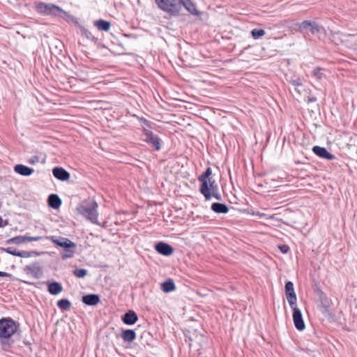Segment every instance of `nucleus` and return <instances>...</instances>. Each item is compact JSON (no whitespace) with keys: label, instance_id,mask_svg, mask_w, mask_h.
Listing matches in <instances>:
<instances>
[{"label":"nucleus","instance_id":"nucleus-28","mask_svg":"<svg viewBox=\"0 0 357 357\" xmlns=\"http://www.w3.org/2000/svg\"><path fill=\"white\" fill-rule=\"evenodd\" d=\"M39 254L36 251H19L17 252V257L28 258L37 257Z\"/></svg>","mask_w":357,"mask_h":357},{"label":"nucleus","instance_id":"nucleus-24","mask_svg":"<svg viewBox=\"0 0 357 357\" xmlns=\"http://www.w3.org/2000/svg\"><path fill=\"white\" fill-rule=\"evenodd\" d=\"M63 288L60 283L52 282L48 283V291L52 295H56L62 291Z\"/></svg>","mask_w":357,"mask_h":357},{"label":"nucleus","instance_id":"nucleus-26","mask_svg":"<svg viewBox=\"0 0 357 357\" xmlns=\"http://www.w3.org/2000/svg\"><path fill=\"white\" fill-rule=\"evenodd\" d=\"M57 306L63 310H68L71 307V303L66 298H63L57 302Z\"/></svg>","mask_w":357,"mask_h":357},{"label":"nucleus","instance_id":"nucleus-3","mask_svg":"<svg viewBox=\"0 0 357 357\" xmlns=\"http://www.w3.org/2000/svg\"><path fill=\"white\" fill-rule=\"evenodd\" d=\"M140 121L142 122V130L144 136V141L153 146L156 151H160L161 149V139L152 132L153 126L154 123L146 120L144 118H141Z\"/></svg>","mask_w":357,"mask_h":357},{"label":"nucleus","instance_id":"nucleus-10","mask_svg":"<svg viewBox=\"0 0 357 357\" xmlns=\"http://www.w3.org/2000/svg\"><path fill=\"white\" fill-rule=\"evenodd\" d=\"M285 295L290 307H293L297 302L296 294L294 291V284L291 281H287L284 285Z\"/></svg>","mask_w":357,"mask_h":357},{"label":"nucleus","instance_id":"nucleus-20","mask_svg":"<svg viewBox=\"0 0 357 357\" xmlns=\"http://www.w3.org/2000/svg\"><path fill=\"white\" fill-rule=\"evenodd\" d=\"M14 170L16 173L25 176H30L34 171L33 169L30 168L24 165H15L14 167Z\"/></svg>","mask_w":357,"mask_h":357},{"label":"nucleus","instance_id":"nucleus-30","mask_svg":"<svg viewBox=\"0 0 357 357\" xmlns=\"http://www.w3.org/2000/svg\"><path fill=\"white\" fill-rule=\"evenodd\" d=\"M323 70H324V68H321L320 67H316L315 68H314V70L312 71V75L317 80H321L325 77V75L322 73Z\"/></svg>","mask_w":357,"mask_h":357},{"label":"nucleus","instance_id":"nucleus-15","mask_svg":"<svg viewBox=\"0 0 357 357\" xmlns=\"http://www.w3.org/2000/svg\"><path fill=\"white\" fill-rule=\"evenodd\" d=\"M52 174L57 179L64 181L70 178V174L62 167H54Z\"/></svg>","mask_w":357,"mask_h":357},{"label":"nucleus","instance_id":"nucleus-7","mask_svg":"<svg viewBox=\"0 0 357 357\" xmlns=\"http://www.w3.org/2000/svg\"><path fill=\"white\" fill-rule=\"evenodd\" d=\"M97 204L96 202H91L89 204L81 206L78 210L81 214L84 215L86 218L90 220L92 222H96L97 221V212H96Z\"/></svg>","mask_w":357,"mask_h":357},{"label":"nucleus","instance_id":"nucleus-21","mask_svg":"<svg viewBox=\"0 0 357 357\" xmlns=\"http://www.w3.org/2000/svg\"><path fill=\"white\" fill-rule=\"evenodd\" d=\"M47 202H48V204L49 206L54 208V209H57L59 208V206H61V199H60V197L56 195V194H51L49 197H48V199H47Z\"/></svg>","mask_w":357,"mask_h":357},{"label":"nucleus","instance_id":"nucleus-19","mask_svg":"<svg viewBox=\"0 0 357 357\" xmlns=\"http://www.w3.org/2000/svg\"><path fill=\"white\" fill-rule=\"evenodd\" d=\"M100 301L97 294H88L82 296V301L87 305H96Z\"/></svg>","mask_w":357,"mask_h":357},{"label":"nucleus","instance_id":"nucleus-2","mask_svg":"<svg viewBox=\"0 0 357 357\" xmlns=\"http://www.w3.org/2000/svg\"><path fill=\"white\" fill-rule=\"evenodd\" d=\"M18 326L10 317L0 319V344L3 350H7L12 342L10 338L17 332Z\"/></svg>","mask_w":357,"mask_h":357},{"label":"nucleus","instance_id":"nucleus-36","mask_svg":"<svg viewBox=\"0 0 357 357\" xmlns=\"http://www.w3.org/2000/svg\"><path fill=\"white\" fill-rule=\"evenodd\" d=\"M43 238L42 236H26V242H31V241H38Z\"/></svg>","mask_w":357,"mask_h":357},{"label":"nucleus","instance_id":"nucleus-23","mask_svg":"<svg viewBox=\"0 0 357 357\" xmlns=\"http://www.w3.org/2000/svg\"><path fill=\"white\" fill-rule=\"evenodd\" d=\"M93 24L99 31H108L111 26L110 22L104 20H96Z\"/></svg>","mask_w":357,"mask_h":357},{"label":"nucleus","instance_id":"nucleus-4","mask_svg":"<svg viewBox=\"0 0 357 357\" xmlns=\"http://www.w3.org/2000/svg\"><path fill=\"white\" fill-rule=\"evenodd\" d=\"M298 31L302 33L304 37L311 34L316 35L322 31H324L323 26L316 21L304 20L297 24Z\"/></svg>","mask_w":357,"mask_h":357},{"label":"nucleus","instance_id":"nucleus-33","mask_svg":"<svg viewBox=\"0 0 357 357\" xmlns=\"http://www.w3.org/2000/svg\"><path fill=\"white\" fill-rule=\"evenodd\" d=\"M289 82L295 86H302V81L299 77L291 78Z\"/></svg>","mask_w":357,"mask_h":357},{"label":"nucleus","instance_id":"nucleus-18","mask_svg":"<svg viewBox=\"0 0 357 357\" xmlns=\"http://www.w3.org/2000/svg\"><path fill=\"white\" fill-rule=\"evenodd\" d=\"M211 209L215 213L225 214L229 211L228 206L226 204L220 202L213 203Z\"/></svg>","mask_w":357,"mask_h":357},{"label":"nucleus","instance_id":"nucleus-9","mask_svg":"<svg viewBox=\"0 0 357 357\" xmlns=\"http://www.w3.org/2000/svg\"><path fill=\"white\" fill-rule=\"evenodd\" d=\"M293 311V321L296 328L298 331H303L305 328V325L303 319L301 310L297 307V304H294L291 307Z\"/></svg>","mask_w":357,"mask_h":357},{"label":"nucleus","instance_id":"nucleus-39","mask_svg":"<svg viewBox=\"0 0 357 357\" xmlns=\"http://www.w3.org/2000/svg\"><path fill=\"white\" fill-rule=\"evenodd\" d=\"M317 100V98L315 97H310L308 98V102H315Z\"/></svg>","mask_w":357,"mask_h":357},{"label":"nucleus","instance_id":"nucleus-1","mask_svg":"<svg viewBox=\"0 0 357 357\" xmlns=\"http://www.w3.org/2000/svg\"><path fill=\"white\" fill-rule=\"evenodd\" d=\"M212 169L210 167L199 176L198 181L200 182L199 192L204 197L206 201H209L214 197L221 201L222 197L219 192L218 185L215 180L211 177Z\"/></svg>","mask_w":357,"mask_h":357},{"label":"nucleus","instance_id":"nucleus-32","mask_svg":"<svg viewBox=\"0 0 357 357\" xmlns=\"http://www.w3.org/2000/svg\"><path fill=\"white\" fill-rule=\"evenodd\" d=\"M82 33V35L84 36L86 38L91 40H96V38L93 36V34L89 31L86 29H83Z\"/></svg>","mask_w":357,"mask_h":357},{"label":"nucleus","instance_id":"nucleus-14","mask_svg":"<svg viewBox=\"0 0 357 357\" xmlns=\"http://www.w3.org/2000/svg\"><path fill=\"white\" fill-rule=\"evenodd\" d=\"M180 6H182L185 9L190 13L191 15L195 16H200L201 13L196 8V6L191 0H179Z\"/></svg>","mask_w":357,"mask_h":357},{"label":"nucleus","instance_id":"nucleus-35","mask_svg":"<svg viewBox=\"0 0 357 357\" xmlns=\"http://www.w3.org/2000/svg\"><path fill=\"white\" fill-rule=\"evenodd\" d=\"M278 248L283 254H287L289 251V247L285 244L279 245Z\"/></svg>","mask_w":357,"mask_h":357},{"label":"nucleus","instance_id":"nucleus-34","mask_svg":"<svg viewBox=\"0 0 357 357\" xmlns=\"http://www.w3.org/2000/svg\"><path fill=\"white\" fill-rule=\"evenodd\" d=\"M1 250L7 253H9L13 256H17V252L16 250L13 248L8 247L6 248H1Z\"/></svg>","mask_w":357,"mask_h":357},{"label":"nucleus","instance_id":"nucleus-22","mask_svg":"<svg viewBox=\"0 0 357 357\" xmlns=\"http://www.w3.org/2000/svg\"><path fill=\"white\" fill-rule=\"evenodd\" d=\"M161 289L165 293H169L175 289V284L172 279H167L161 283Z\"/></svg>","mask_w":357,"mask_h":357},{"label":"nucleus","instance_id":"nucleus-38","mask_svg":"<svg viewBox=\"0 0 357 357\" xmlns=\"http://www.w3.org/2000/svg\"><path fill=\"white\" fill-rule=\"evenodd\" d=\"M11 275L6 272L0 271V277H10Z\"/></svg>","mask_w":357,"mask_h":357},{"label":"nucleus","instance_id":"nucleus-16","mask_svg":"<svg viewBox=\"0 0 357 357\" xmlns=\"http://www.w3.org/2000/svg\"><path fill=\"white\" fill-rule=\"evenodd\" d=\"M52 239L54 243L63 248H76L75 243L68 238H61L60 239H57L52 237Z\"/></svg>","mask_w":357,"mask_h":357},{"label":"nucleus","instance_id":"nucleus-13","mask_svg":"<svg viewBox=\"0 0 357 357\" xmlns=\"http://www.w3.org/2000/svg\"><path fill=\"white\" fill-rule=\"evenodd\" d=\"M313 153L321 158L327 159L328 160H333L335 158V156L328 151L325 147L314 146L312 148Z\"/></svg>","mask_w":357,"mask_h":357},{"label":"nucleus","instance_id":"nucleus-17","mask_svg":"<svg viewBox=\"0 0 357 357\" xmlns=\"http://www.w3.org/2000/svg\"><path fill=\"white\" fill-rule=\"evenodd\" d=\"M120 337L124 342H132L136 338V333L132 329H123L122 330Z\"/></svg>","mask_w":357,"mask_h":357},{"label":"nucleus","instance_id":"nucleus-8","mask_svg":"<svg viewBox=\"0 0 357 357\" xmlns=\"http://www.w3.org/2000/svg\"><path fill=\"white\" fill-rule=\"evenodd\" d=\"M23 271L26 275H30L36 279H39L43 276V269L38 262H33L24 267Z\"/></svg>","mask_w":357,"mask_h":357},{"label":"nucleus","instance_id":"nucleus-40","mask_svg":"<svg viewBox=\"0 0 357 357\" xmlns=\"http://www.w3.org/2000/svg\"><path fill=\"white\" fill-rule=\"evenodd\" d=\"M3 219L0 217V227H2Z\"/></svg>","mask_w":357,"mask_h":357},{"label":"nucleus","instance_id":"nucleus-37","mask_svg":"<svg viewBox=\"0 0 357 357\" xmlns=\"http://www.w3.org/2000/svg\"><path fill=\"white\" fill-rule=\"evenodd\" d=\"M28 162L30 164L34 165L39 162V157L37 155H33L29 159Z\"/></svg>","mask_w":357,"mask_h":357},{"label":"nucleus","instance_id":"nucleus-29","mask_svg":"<svg viewBox=\"0 0 357 357\" xmlns=\"http://www.w3.org/2000/svg\"><path fill=\"white\" fill-rule=\"evenodd\" d=\"M265 31L261 29H254L251 31V36L255 40H258L265 35Z\"/></svg>","mask_w":357,"mask_h":357},{"label":"nucleus","instance_id":"nucleus-5","mask_svg":"<svg viewBox=\"0 0 357 357\" xmlns=\"http://www.w3.org/2000/svg\"><path fill=\"white\" fill-rule=\"evenodd\" d=\"M158 8L172 16H177L181 12L179 0H154Z\"/></svg>","mask_w":357,"mask_h":357},{"label":"nucleus","instance_id":"nucleus-11","mask_svg":"<svg viewBox=\"0 0 357 357\" xmlns=\"http://www.w3.org/2000/svg\"><path fill=\"white\" fill-rule=\"evenodd\" d=\"M155 250L160 255L168 257L174 252V248L169 244L159 241L155 244Z\"/></svg>","mask_w":357,"mask_h":357},{"label":"nucleus","instance_id":"nucleus-12","mask_svg":"<svg viewBox=\"0 0 357 357\" xmlns=\"http://www.w3.org/2000/svg\"><path fill=\"white\" fill-rule=\"evenodd\" d=\"M121 321L126 325L132 326L138 321V315L134 310H129L121 316Z\"/></svg>","mask_w":357,"mask_h":357},{"label":"nucleus","instance_id":"nucleus-31","mask_svg":"<svg viewBox=\"0 0 357 357\" xmlns=\"http://www.w3.org/2000/svg\"><path fill=\"white\" fill-rule=\"evenodd\" d=\"M87 273V270L84 268H75L73 271V274L79 278H84Z\"/></svg>","mask_w":357,"mask_h":357},{"label":"nucleus","instance_id":"nucleus-27","mask_svg":"<svg viewBox=\"0 0 357 357\" xmlns=\"http://www.w3.org/2000/svg\"><path fill=\"white\" fill-rule=\"evenodd\" d=\"M75 252V248H63L62 252V258L69 259L73 257Z\"/></svg>","mask_w":357,"mask_h":357},{"label":"nucleus","instance_id":"nucleus-41","mask_svg":"<svg viewBox=\"0 0 357 357\" xmlns=\"http://www.w3.org/2000/svg\"><path fill=\"white\" fill-rule=\"evenodd\" d=\"M23 282L26 283V284H31V282H26V281H22Z\"/></svg>","mask_w":357,"mask_h":357},{"label":"nucleus","instance_id":"nucleus-25","mask_svg":"<svg viewBox=\"0 0 357 357\" xmlns=\"http://www.w3.org/2000/svg\"><path fill=\"white\" fill-rule=\"evenodd\" d=\"M26 242V236H17L8 239L6 243L7 244L15 243L17 245L22 244Z\"/></svg>","mask_w":357,"mask_h":357},{"label":"nucleus","instance_id":"nucleus-6","mask_svg":"<svg viewBox=\"0 0 357 357\" xmlns=\"http://www.w3.org/2000/svg\"><path fill=\"white\" fill-rule=\"evenodd\" d=\"M36 10L38 13L46 15L61 16V14L68 15L65 10L53 3L40 2L36 6Z\"/></svg>","mask_w":357,"mask_h":357}]
</instances>
